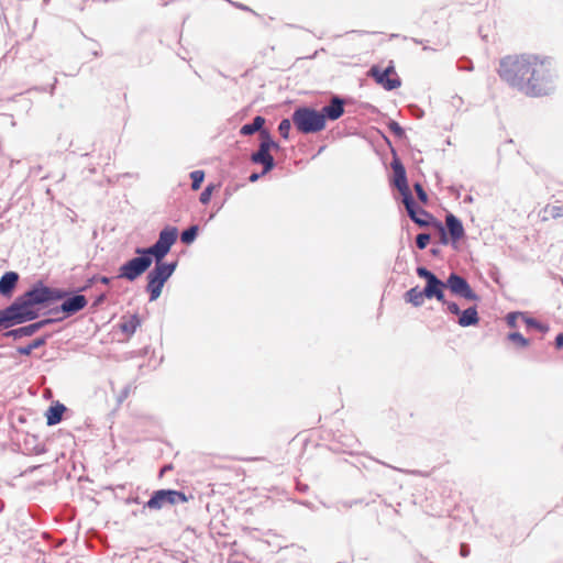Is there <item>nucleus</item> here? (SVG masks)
Wrapping results in <instances>:
<instances>
[{
	"mask_svg": "<svg viewBox=\"0 0 563 563\" xmlns=\"http://www.w3.org/2000/svg\"><path fill=\"white\" fill-rule=\"evenodd\" d=\"M498 74L511 88L527 97L549 96L555 89V75L549 57L532 54L506 56L500 60Z\"/></svg>",
	"mask_w": 563,
	"mask_h": 563,
	"instance_id": "nucleus-1",
	"label": "nucleus"
},
{
	"mask_svg": "<svg viewBox=\"0 0 563 563\" xmlns=\"http://www.w3.org/2000/svg\"><path fill=\"white\" fill-rule=\"evenodd\" d=\"M68 291L49 287L42 280L35 282L26 291L18 296L19 302L27 322L40 317V307H47L56 301L65 300Z\"/></svg>",
	"mask_w": 563,
	"mask_h": 563,
	"instance_id": "nucleus-2",
	"label": "nucleus"
},
{
	"mask_svg": "<svg viewBox=\"0 0 563 563\" xmlns=\"http://www.w3.org/2000/svg\"><path fill=\"white\" fill-rule=\"evenodd\" d=\"M291 121L296 129L303 134L317 133L325 128L320 111L307 106L296 108Z\"/></svg>",
	"mask_w": 563,
	"mask_h": 563,
	"instance_id": "nucleus-3",
	"label": "nucleus"
},
{
	"mask_svg": "<svg viewBox=\"0 0 563 563\" xmlns=\"http://www.w3.org/2000/svg\"><path fill=\"white\" fill-rule=\"evenodd\" d=\"M390 167L394 174L391 185L395 188H397V190L400 192L402 197V203L407 210V213H410L412 216V212L417 207V202L413 199L412 192L409 188L405 166L395 152L390 163Z\"/></svg>",
	"mask_w": 563,
	"mask_h": 563,
	"instance_id": "nucleus-4",
	"label": "nucleus"
},
{
	"mask_svg": "<svg viewBox=\"0 0 563 563\" xmlns=\"http://www.w3.org/2000/svg\"><path fill=\"white\" fill-rule=\"evenodd\" d=\"M134 253L136 254L135 257L130 258L119 267L118 278L134 282L151 267L153 257L144 247H136Z\"/></svg>",
	"mask_w": 563,
	"mask_h": 563,
	"instance_id": "nucleus-5",
	"label": "nucleus"
},
{
	"mask_svg": "<svg viewBox=\"0 0 563 563\" xmlns=\"http://www.w3.org/2000/svg\"><path fill=\"white\" fill-rule=\"evenodd\" d=\"M280 148L279 144L273 140L269 131L262 132V140H260L258 148L253 152L250 156L251 163L261 165L263 167L262 174H268L272 172L276 162L271 151Z\"/></svg>",
	"mask_w": 563,
	"mask_h": 563,
	"instance_id": "nucleus-6",
	"label": "nucleus"
},
{
	"mask_svg": "<svg viewBox=\"0 0 563 563\" xmlns=\"http://www.w3.org/2000/svg\"><path fill=\"white\" fill-rule=\"evenodd\" d=\"M187 500V496L180 490L158 489L152 494L150 499L144 504L143 508L159 510L167 506L186 503Z\"/></svg>",
	"mask_w": 563,
	"mask_h": 563,
	"instance_id": "nucleus-7",
	"label": "nucleus"
},
{
	"mask_svg": "<svg viewBox=\"0 0 563 563\" xmlns=\"http://www.w3.org/2000/svg\"><path fill=\"white\" fill-rule=\"evenodd\" d=\"M178 238V229L173 225H166L161 230L158 239L151 246L144 247L152 257L165 258L170 252L172 246Z\"/></svg>",
	"mask_w": 563,
	"mask_h": 563,
	"instance_id": "nucleus-8",
	"label": "nucleus"
},
{
	"mask_svg": "<svg viewBox=\"0 0 563 563\" xmlns=\"http://www.w3.org/2000/svg\"><path fill=\"white\" fill-rule=\"evenodd\" d=\"M435 227L439 229L441 235L440 242L442 244H448V234L450 235L451 242L456 243L465 233L462 221L453 213H448L445 216V227L439 221H435Z\"/></svg>",
	"mask_w": 563,
	"mask_h": 563,
	"instance_id": "nucleus-9",
	"label": "nucleus"
},
{
	"mask_svg": "<svg viewBox=\"0 0 563 563\" xmlns=\"http://www.w3.org/2000/svg\"><path fill=\"white\" fill-rule=\"evenodd\" d=\"M88 303L87 298L81 294H71L65 298V300L54 308H51L47 313L49 314H57L62 312L64 316L62 317L63 320L65 318H69L77 312L81 311Z\"/></svg>",
	"mask_w": 563,
	"mask_h": 563,
	"instance_id": "nucleus-10",
	"label": "nucleus"
},
{
	"mask_svg": "<svg viewBox=\"0 0 563 563\" xmlns=\"http://www.w3.org/2000/svg\"><path fill=\"white\" fill-rule=\"evenodd\" d=\"M445 284L450 291L461 298L471 300V301H478L479 296L472 289L470 283L467 279L456 273H451Z\"/></svg>",
	"mask_w": 563,
	"mask_h": 563,
	"instance_id": "nucleus-11",
	"label": "nucleus"
},
{
	"mask_svg": "<svg viewBox=\"0 0 563 563\" xmlns=\"http://www.w3.org/2000/svg\"><path fill=\"white\" fill-rule=\"evenodd\" d=\"M27 322L18 297L5 308L0 310V328L10 329Z\"/></svg>",
	"mask_w": 563,
	"mask_h": 563,
	"instance_id": "nucleus-12",
	"label": "nucleus"
},
{
	"mask_svg": "<svg viewBox=\"0 0 563 563\" xmlns=\"http://www.w3.org/2000/svg\"><path fill=\"white\" fill-rule=\"evenodd\" d=\"M344 106L345 100L342 97L338 95L332 96L330 102L320 110L324 123L327 124V120L335 121L340 119L344 114Z\"/></svg>",
	"mask_w": 563,
	"mask_h": 563,
	"instance_id": "nucleus-13",
	"label": "nucleus"
},
{
	"mask_svg": "<svg viewBox=\"0 0 563 563\" xmlns=\"http://www.w3.org/2000/svg\"><path fill=\"white\" fill-rule=\"evenodd\" d=\"M372 77L375 81L383 86L384 89L390 91L398 88L401 85V81L398 77L390 78L389 75L394 73V67L389 66L384 70H379L376 66L372 67L369 70Z\"/></svg>",
	"mask_w": 563,
	"mask_h": 563,
	"instance_id": "nucleus-14",
	"label": "nucleus"
},
{
	"mask_svg": "<svg viewBox=\"0 0 563 563\" xmlns=\"http://www.w3.org/2000/svg\"><path fill=\"white\" fill-rule=\"evenodd\" d=\"M164 258L153 257L154 267L150 271L162 282L166 283L177 268L178 262H164Z\"/></svg>",
	"mask_w": 563,
	"mask_h": 563,
	"instance_id": "nucleus-15",
	"label": "nucleus"
},
{
	"mask_svg": "<svg viewBox=\"0 0 563 563\" xmlns=\"http://www.w3.org/2000/svg\"><path fill=\"white\" fill-rule=\"evenodd\" d=\"M142 324V320L137 313L131 316H122L119 329L130 339Z\"/></svg>",
	"mask_w": 563,
	"mask_h": 563,
	"instance_id": "nucleus-16",
	"label": "nucleus"
},
{
	"mask_svg": "<svg viewBox=\"0 0 563 563\" xmlns=\"http://www.w3.org/2000/svg\"><path fill=\"white\" fill-rule=\"evenodd\" d=\"M19 278L20 276L16 272H5L0 278V295L3 297L11 296L16 287Z\"/></svg>",
	"mask_w": 563,
	"mask_h": 563,
	"instance_id": "nucleus-17",
	"label": "nucleus"
},
{
	"mask_svg": "<svg viewBox=\"0 0 563 563\" xmlns=\"http://www.w3.org/2000/svg\"><path fill=\"white\" fill-rule=\"evenodd\" d=\"M265 122L266 120L264 117L256 115L253 118L252 122L242 125V128L240 129V134L243 136H249L254 133H258V137L260 140H262V132L268 131L264 128Z\"/></svg>",
	"mask_w": 563,
	"mask_h": 563,
	"instance_id": "nucleus-18",
	"label": "nucleus"
},
{
	"mask_svg": "<svg viewBox=\"0 0 563 563\" xmlns=\"http://www.w3.org/2000/svg\"><path fill=\"white\" fill-rule=\"evenodd\" d=\"M146 280L147 284L145 290L150 295V301H155L159 298L165 283L154 276L151 272L147 273Z\"/></svg>",
	"mask_w": 563,
	"mask_h": 563,
	"instance_id": "nucleus-19",
	"label": "nucleus"
},
{
	"mask_svg": "<svg viewBox=\"0 0 563 563\" xmlns=\"http://www.w3.org/2000/svg\"><path fill=\"white\" fill-rule=\"evenodd\" d=\"M408 216L420 228H427L432 223L435 224L437 221L430 212L419 207L418 205L415 208L412 216L410 213H408Z\"/></svg>",
	"mask_w": 563,
	"mask_h": 563,
	"instance_id": "nucleus-20",
	"label": "nucleus"
},
{
	"mask_svg": "<svg viewBox=\"0 0 563 563\" xmlns=\"http://www.w3.org/2000/svg\"><path fill=\"white\" fill-rule=\"evenodd\" d=\"M66 410V406L64 404H60L59 401L49 406L45 413L47 426L58 424L62 421L63 415L65 413Z\"/></svg>",
	"mask_w": 563,
	"mask_h": 563,
	"instance_id": "nucleus-21",
	"label": "nucleus"
},
{
	"mask_svg": "<svg viewBox=\"0 0 563 563\" xmlns=\"http://www.w3.org/2000/svg\"><path fill=\"white\" fill-rule=\"evenodd\" d=\"M479 321L478 312L476 306L468 307L465 310L461 311L459 316L457 323L463 327L467 328L471 325L477 324Z\"/></svg>",
	"mask_w": 563,
	"mask_h": 563,
	"instance_id": "nucleus-22",
	"label": "nucleus"
},
{
	"mask_svg": "<svg viewBox=\"0 0 563 563\" xmlns=\"http://www.w3.org/2000/svg\"><path fill=\"white\" fill-rule=\"evenodd\" d=\"M416 273L420 278L426 280L424 291L431 290L433 287L443 282L433 272L424 266H418Z\"/></svg>",
	"mask_w": 563,
	"mask_h": 563,
	"instance_id": "nucleus-23",
	"label": "nucleus"
},
{
	"mask_svg": "<svg viewBox=\"0 0 563 563\" xmlns=\"http://www.w3.org/2000/svg\"><path fill=\"white\" fill-rule=\"evenodd\" d=\"M416 273L420 278L426 280L424 291L431 290L433 287L443 282L433 272L424 266H418Z\"/></svg>",
	"mask_w": 563,
	"mask_h": 563,
	"instance_id": "nucleus-24",
	"label": "nucleus"
},
{
	"mask_svg": "<svg viewBox=\"0 0 563 563\" xmlns=\"http://www.w3.org/2000/svg\"><path fill=\"white\" fill-rule=\"evenodd\" d=\"M416 273L420 278L426 280L424 291L431 290L433 287L443 282L433 272L424 266H418Z\"/></svg>",
	"mask_w": 563,
	"mask_h": 563,
	"instance_id": "nucleus-25",
	"label": "nucleus"
},
{
	"mask_svg": "<svg viewBox=\"0 0 563 563\" xmlns=\"http://www.w3.org/2000/svg\"><path fill=\"white\" fill-rule=\"evenodd\" d=\"M423 292L424 287L420 289L419 286H415L405 292L404 299L407 303H411L413 307L418 308L421 307L424 302V299H427Z\"/></svg>",
	"mask_w": 563,
	"mask_h": 563,
	"instance_id": "nucleus-26",
	"label": "nucleus"
},
{
	"mask_svg": "<svg viewBox=\"0 0 563 563\" xmlns=\"http://www.w3.org/2000/svg\"><path fill=\"white\" fill-rule=\"evenodd\" d=\"M36 333V330L33 323L16 328V329H8L4 333V338H12L13 340H20L24 336H31Z\"/></svg>",
	"mask_w": 563,
	"mask_h": 563,
	"instance_id": "nucleus-27",
	"label": "nucleus"
},
{
	"mask_svg": "<svg viewBox=\"0 0 563 563\" xmlns=\"http://www.w3.org/2000/svg\"><path fill=\"white\" fill-rule=\"evenodd\" d=\"M48 336H49L48 334H45V335L34 339L31 343H29L25 346H19L16 349V353L20 355H26V356L30 355L33 350H36V349L45 345Z\"/></svg>",
	"mask_w": 563,
	"mask_h": 563,
	"instance_id": "nucleus-28",
	"label": "nucleus"
},
{
	"mask_svg": "<svg viewBox=\"0 0 563 563\" xmlns=\"http://www.w3.org/2000/svg\"><path fill=\"white\" fill-rule=\"evenodd\" d=\"M448 288L445 282H442L438 286L433 287L431 290L424 291L427 299H437L442 305H445L448 300L445 299V289Z\"/></svg>",
	"mask_w": 563,
	"mask_h": 563,
	"instance_id": "nucleus-29",
	"label": "nucleus"
},
{
	"mask_svg": "<svg viewBox=\"0 0 563 563\" xmlns=\"http://www.w3.org/2000/svg\"><path fill=\"white\" fill-rule=\"evenodd\" d=\"M198 231L199 227L197 224L188 227L180 233V241L186 245L194 243V241L197 239Z\"/></svg>",
	"mask_w": 563,
	"mask_h": 563,
	"instance_id": "nucleus-30",
	"label": "nucleus"
},
{
	"mask_svg": "<svg viewBox=\"0 0 563 563\" xmlns=\"http://www.w3.org/2000/svg\"><path fill=\"white\" fill-rule=\"evenodd\" d=\"M523 322L526 323L527 328H533L543 333H545L550 330V327L548 324L542 323V322L538 321L537 319L527 316L526 313L523 314Z\"/></svg>",
	"mask_w": 563,
	"mask_h": 563,
	"instance_id": "nucleus-31",
	"label": "nucleus"
},
{
	"mask_svg": "<svg viewBox=\"0 0 563 563\" xmlns=\"http://www.w3.org/2000/svg\"><path fill=\"white\" fill-rule=\"evenodd\" d=\"M190 179H191V189L198 190L201 187V184L205 179V172L203 170L191 172Z\"/></svg>",
	"mask_w": 563,
	"mask_h": 563,
	"instance_id": "nucleus-32",
	"label": "nucleus"
},
{
	"mask_svg": "<svg viewBox=\"0 0 563 563\" xmlns=\"http://www.w3.org/2000/svg\"><path fill=\"white\" fill-rule=\"evenodd\" d=\"M507 338L519 347H527L529 345V340L526 339L520 332H510Z\"/></svg>",
	"mask_w": 563,
	"mask_h": 563,
	"instance_id": "nucleus-33",
	"label": "nucleus"
},
{
	"mask_svg": "<svg viewBox=\"0 0 563 563\" xmlns=\"http://www.w3.org/2000/svg\"><path fill=\"white\" fill-rule=\"evenodd\" d=\"M291 129V121L289 119H283L278 124V132L283 139L287 140L289 137V132Z\"/></svg>",
	"mask_w": 563,
	"mask_h": 563,
	"instance_id": "nucleus-34",
	"label": "nucleus"
},
{
	"mask_svg": "<svg viewBox=\"0 0 563 563\" xmlns=\"http://www.w3.org/2000/svg\"><path fill=\"white\" fill-rule=\"evenodd\" d=\"M387 125H388V129L395 134L396 137L402 139L406 136L404 128H401L398 122L390 120Z\"/></svg>",
	"mask_w": 563,
	"mask_h": 563,
	"instance_id": "nucleus-35",
	"label": "nucleus"
},
{
	"mask_svg": "<svg viewBox=\"0 0 563 563\" xmlns=\"http://www.w3.org/2000/svg\"><path fill=\"white\" fill-rule=\"evenodd\" d=\"M430 240H431V235L429 233H419L416 236V246L419 250H424L428 246Z\"/></svg>",
	"mask_w": 563,
	"mask_h": 563,
	"instance_id": "nucleus-36",
	"label": "nucleus"
},
{
	"mask_svg": "<svg viewBox=\"0 0 563 563\" xmlns=\"http://www.w3.org/2000/svg\"><path fill=\"white\" fill-rule=\"evenodd\" d=\"M62 320H63L62 317L60 318H46V319H42V320H38L36 322H33V325H34V328H35V330L37 332L41 329H43V328H45V327H47V325H49L52 323L62 321Z\"/></svg>",
	"mask_w": 563,
	"mask_h": 563,
	"instance_id": "nucleus-37",
	"label": "nucleus"
},
{
	"mask_svg": "<svg viewBox=\"0 0 563 563\" xmlns=\"http://www.w3.org/2000/svg\"><path fill=\"white\" fill-rule=\"evenodd\" d=\"M523 314L525 312H520V311H512V312H509L507 316H506V322L507 324L510 327V328H516L517 327V319L520 317L523 319Z\"/></svg>",
	"mask_w": 563,
	"mask_h": 563,
	"instance_id": "nucleus-38",
	"label": "nucleus"
},
{
	"mask_svg": "<svg viewBox=\"0 0 563 563\" xmlns=\"http://www.w3.org/2000/svg\"><path fill=\"white\" fill-rule=\"evenodd\" d=\"M413 189H415V191L417 194L418 199L422 203H427L428 202V195H427L426 190L423 189V186L420 183H415L413 184Z\"/></svg>",
	"mask_w": 563,
	"mask_h": 563,
	"instance_id": "nucleus-39",
	"label": "nucleus"
},
{
	"mask_svg": "<svg viewBox=\"0 0 563 563\" xmlns=\"http://www.w3.org/2000/svg\"><path fill=\"white\" fill-rule=\"evenodd\" d=\"M212 190H213V186H212V185H208V186L202 190V192L200 194V197H199V201H200L202 205H207V203H209V201H210V199H211Z\"/></svg>",
	"mask_w": 563,
	"mask_h": 563,
	"instance_id": "nucleus-40",
	"label": "nucleus"
},
{
	"mask_svg": "<svg viewBox=\"0 0 563 563\" xmlns=\"http://www.w3.org/2000/svg\"><path fill=\"white\" fill-rule=\"evenodd\" d=\"M547 212H549L552 218L563 217V206H552L547 209Z\"/></svg>",
	"mask_w": 563,
	"mask_h": 563,
	"instance_id": "nucleus-41",
	"label": "nucleus"
},
{
	"mask_svg": "<svg viewBox=\"0 0 563 563\" xmlns=\"http://www.w3.org/2000/svg\"><path fill=\"white\" fill-rule=\"evenodd\" d=\"M445 306H446V309H448V311H449L450 313H452V314H456V316H460V313H461V309H460V307H459V305H457L456 302H454V301H448V302L445 303Z\"/></svg>",
	"mask_w": 563,
	"mask_h": 563,
	"instance_id": "nucleus-42",
	"label": "nucleus"
},
{
	"mask_svg": "<svg viewBox=\"0 0 563 563\" xmlns=\"http://www.w3.org/2000/svg\"><path fill=\"white\" fill-rule=\"evenodd\" d=\"M107 299V294L106 292H101L99 294L95 300L92 301L91 303V308L92 309H97L99 306H101Z\"/></svg>",
	"mask_w": 563,
	"mask_h": 563,
	"instance_id": "nucleus-43",
	"label": "nucleus"
},
{
	"mask_svg": "<svg viewBox=\"0 0 563 563\" xmlns=\"http://www.w3.org/2000/svg\"><path fill=\"white\" fill-rule=\"evenodd\" d=\"M410 109V113L416 117L417 119H421L423 115H424V112L421 108H419L418 106L416 104H411L409 107Z\"/></svg>",
	"mask_w": 563,
	"mask_h": 563,
	"instance_id": "nucleus-44",
	"label": "nucleus"
},
{
	"mask_svg": "<svg viewBox=\"0 0 563 563\" xmlns=\"http://www.w3.org/2000/svg\"><path fill=\"white\" fill-rule=\"evenodd\" d=\"M98 282V275H93L92 277L88 278L85 285L79 289V291H86L89 288L92 287L95 283Z\"/></svg>",
	"mask_w": 563,
	"mask_h": 563,
	"instance_id": "nucleus-45",
	"label": "nucleus"
},
{
	"mask_svg": "<svg viewBox=\"0 0 563 563\" xmlns=\"http://www.w3.org/2000/svg\"><path fill=\"white\" fill-rule=\"evenodd\" d=\"M554 345H555V349H558V350L563 349V332L559 333L555 336Z\"/></svg>",
	"mask_w": 563,
	"mask_h": 563,
	"instance_id": "nucleus-46",
	"label": "nucleus"
},
{
	"mask_svg": "<svg viewBox=\"0 0 563 563\" xmlns=\"http://www.w3.org/2000/svg\"><path fill=\"white\" fill-rule=\"evenodd\" d=\"M460 554L463 558L468 556V554H470V547L467 544H465V543H462L461 547H460Z\"/></svg>",
	"mask_w": 563,
	"mask_h": 563,
	"instance_id": "nucleus-47",
	"label": "nucleus"
},
{
	"mask_svg": "<svg viewBox=\"0 0 563 563\" xmlns=\"http://www.w3.org/2000/svg\"><path fill=\"white\" fill-rule=\"evenodd\" d=\"M264 175H265V174H262V172H261V173H252V174L250 175V177H249V180H250L251 183H255V181H257V180H258L262 176H264Z\"/></svg>",
	"mask_w": 563,
	"mask_h": 563,
	"instance_id": "nucleus-48",
	"label": "nucleus"
},
{
	"mask_svg": "<svg viewBox=\"0 0 563 563\" xmlns=\"http://www.w3.org/2000/svg\"><path fill=\"white\" fill-rule=\"evenodd\" d=\"M296 488L300 493H306L309 487H308L307 484H302V483L298 482L297 485H296Z\"/></svg>",
	"mask_w": 563,
	"mask_h": 563,
	"instance_id": "nucleus-49",
	"label": "nucleus"
},
{
	"mask_svg": "<svg viewBox=\"0 0 563 563\" xmlns=\"http://www.w3.org/2000/svg\"><path fill=\"white\" fill-rule=\"evenodd\" d=\"M468 63V65H464L462 63L459 64L457 68L459 70H472L473 69V65L466 60Z\"/></svg>",
	"mask_w": 563,
	"mask_h": 563,
	"instance_id": "nucleus-50",
	"label": "nucleus"
},
{
	"mask_svg": "<svg viewBox=\"0 0 563 563\" xmlns=\"http://www.w3.org/2000/svg\"><path fill=\"white\" fill-rule=\"evenodd\" d=\"M98 282L103 284V285H109L111 279L107 276H101V275H98Z\"/></svg>",
	"mask_w": 563,
	"mask_h": 563,
	"instance_id": "nucleus-51",
	"label": "nucleus"
},
{
	"mask_svg": "<svg viewBox=\"0 0 563 563\" xmlns=\"http://www.w3.org/2000/svg\"><path fill=\"white\" fill-rule=\"evenodd\" d=\"M234 5L239 9H242V10H245V11H251V9L242 3H234Z\"/></svg>",
	"mask_w": 563,
	"mask_h": 563,
	"instance_id": "nucleus-52",
	"label": "nucleus"
},
{
	"mask_svg": "<svg viewBox=\"0 0 563 563\" xmlns=\"http://www.w3.org/2000/svg\"><path fill=\"white\" fill-rule=\"evenodd\" d=\"M56 84H57V78L54 79V82L49 87V93L53 95L54 93V90L56 88Z\"/></svg>",
	"mask_w": 563,
	"mask_h": 563,
	"instance_id": "nucleus-53",
	"label": "nucleus"
},
{
	"mask_svg": "<svg viewBox=\"0 0 563 563\" xmlns=\"http://www.w3.org/2000/svg\"><path fill=\"white\" fill-rule=\"evenodd\" d=\"M128 388H125L123 391H122V395L120 396V401H122L123 398H125L128 396Z\"/></svg>",
	"mask_w": 563,
	"mask_h": 563,
	"instance_id": "nucleus-54",
	"label": "nucleus"
},
{
	"mask_svg": "<svg viewBox=\"0 0 563 563\" xmlns=\"http://www.w3.org/2000/svg\"><path fill=\"white\" fill-rule=\"evenodd\" d=\"M411 41L416 44H422V40H419V38H416V37H412Z\"/></svg>",
	"mask_w": 563,
	"mask_h": 563,
	"instance_id": "nucleus-55",
	"label": "nucleus"
},
{
	"mask_svg": "<svg viewBox=\"0 0 563 563\" xmlns=\"http://www.w3.org/2000/svg\"><path fill=\"white\" fill-rule=\"evenodd\" d=\"M172 470V465H165L163 468H162V473L166 472V471H169Z\"/></svg>",
	"mask_w": 563,
	"mask_h": 563,
	"instance_id": "nucleus-56",
	"label": "nucleus"
},
{
	"mask_svg": "<svg viewBox=\"0 0 563 563\" xmlns=\"http://www.w3.org/2000/svg\"><path fill=\"white\" fill-rule=\"evenodd\" d=\"M41 169H42L41 166H37V167H33L32 172L37 174Z\"/></svg>",
	"mask_w": 563,
	"mask_h": 563,
	"instance_id": "nucleus-57",
	"label": "nucleus"
},
{
	"mask_svg": "<svg viewBox=\"0 0 563 563\" xmlns=\"http://www.w3.org/2000/svg\"><path fill=\"white\" fill-rule=\"evenodd\" d=\"M36 468H38V466H32L25 473H32Z\"/></svg>",
	"mask_w": 563,
	"mask_h": 563,
	"instance_id": "nucleus-58",
	"label": "nucleus"
},
{
	"mask_svg": "<svg viewBox=\"0 0 563 563\" xmlns=\"http://www.w3.org/2000/svg\"><path fill=\"white\" fill-rule=\"evenodd\" d=\"M128 503H139V498L137 497L132 498V499L129 498Z\"/></svg>",
	"mask_w": 563,
	"mask_h": 563,
	"instance_id": "nucleus-59",
	"label": "nucleus"
},
{
	"mask_svg": "<svg viewBox=\"0 0 563 563\" xmlns=\"http://www.w3.org/2000/svg\"><path fill=\"white\" fill-rule=\"evenodd\" d=\"M431 253H432V255H438L439 254V250L438 249H432Z\"/></svg>",
	"mask_w": 563,
	"mask_h": 563,
	"instance_id": "nucleus-60",
	"label": "nucleus"
},
{
	"mask_svg": "<svg viewBox=\"0 0 563 563\" xmlns=\"http://www.w3.org/2000/svg\"><path fill=\"white\" fill-rule=\"evenodd\" d=\"M380 463H382L383 465H385V466H388V467H390V465H388V464H386V463H383V462H380ZM391 468H394V471H400L399 468H397V467H394V466H391Z\"/></svg>",
	"mask_w": 563,
	"mask_h": 563,
	"instance_id": "nucleus-61",
	"label": "nucleus"
},
{
	"mask_svg": "<svg viewBox=\"0 0 563 563\" xmlns=\"http://www.w3.org/2000/svg\"><path fill=\"white\" fill-rule=\"evenodd\" d=\"M93 55H95L96 57H98V56H100V53H99L98 51H95V52H93Z\"/></svg>",
	"mask_w": 563,
	"mask_h": 563,
	"instance_id": "nucleus-62",
	"label": "nucleus"
},
{
	"mask_svg": "<svg viewBox=\"0 0 563 563\" xmlns=\"http://www.w3.org/2000/svg\"><path fill=\"white\" fill-rule=\"evenodd\" d=\"M488 35L487 34H482V38L483 40H487Z\"/></svg>",
	"mask_w": 563,
	"mask_h": 563,
	"instance_id": "nucleus-63",
	"label": "nucleus"
},
{
	"mask_svg": "<svg viewBox=\"0 0 563 563\" xmlns=\"http://www.w3.org/2000/svg\"><path fill=\"white\" fill-rule=\"evenodd\" d=\"M301 504H302L303 506H308V505H309V503H307V501H302Z\"/></svg>",
	"mask_w": 563,
	"mask_h": 563,
	"instance_id": "nucleus-64",
	"label": "nucleus"
}]
</instances>
